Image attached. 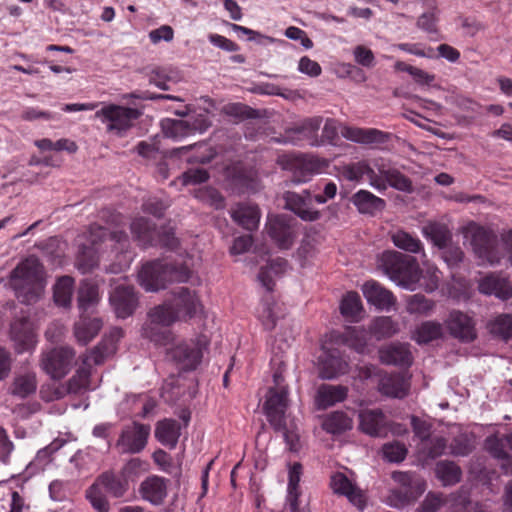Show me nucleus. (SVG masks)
<instances>
[{"mask_svg":"<svg viewBox=\"0 0 512 512\" xmlns=\"http://www.w3.org/2000/svg\"><path fill=\"white\" fill-rule=\"evenodd\" d=\"M9 282L20 303H37L42 298L45 288L42 264L34 256L26 258L11 271Z\"/></svg>","mask_w":512,"mask_h":512,"instance_id":"obj_1","label":"nucleus"},{"mask_svg":"<svg viewBox=\"0 0 512 512\" xmlns=\"http://www.w3.org/2000/svg\"><path fill=\"white\" fill-rule=\"evenodd\" d=\"M190 276L191 271L186 266L154 260L142 266L138 281L146 291L157 292L168 284L187 282Z\"/></svg>","mask_w":512,"mask_h":512,"instance_id":"obj_2","label":"nucleus"},{"mask_svg":"<svg viewBox=\"0 0 512 512\" xmlns=\"http://www.w3.org/2000/svg\"><path fill=\"white\" fill-rule=\"evenodd\" d=\"M116 350L115 344L111 339L100 342L94 347L89 355L82 357V366L66 383L65 391L74 395L85 393L90 388L91 363L100 365L104 360L112 355Z\"/></svg>","mask_w":512,"mask_h":512,"instance_id":"obj_3","label":"nucleus"},{"mask_svg":"<svg viewBox=\"0 0 512 512\" xmlns=\"http://www.w3.org/2000/svg\"><path fill=\"white\" fill-rule=\"evenodd\" d=\"M381 265L391 280L405 288H411L419 280L417 260L397 251H386L381 256Z\"/></svg>","mask_w":512,"mask_h":512,"instance_id":"obj_4","label":"nucleus"},{"mask_svg":"<svg viewBox=\"0 0 512 512\" xmlns=\"http://www.w3.org/2000/svg\"><path fill=\"white\" fill-rule=\"evenodd\" d=\"M463 235L481 264L499 263L501 254L497 248V238L492 232L472 222L463 229Z\"/></svg>","mask_w":512,"mask_h":512,"instance_id":"obj_5","label":"nucleus"},{"mask_svg":"<svg viewBox=\"0 0 512 512\" xmlns=\"http://www.w3.org/2000/svg\"><path fill=\"white\" fill-rule=\"evenodd\" d=\"M106 240L121 243L127 241V235L123 231L110 232L101 226H92L90 230V245H82L76 260V266L85 274L94 269L99 262L96 245Z\"/></svg>","mask_w":512,"mask_h":512,"instance_id":"obj_6","label":"nucleus"},{"mask_svg":"<svg viewBox=\"0 0 512 512\" xmlns=\"http://www.w3.org/2000/svg\"><path fill=\"white\" fill-rule=\"evenodd\" d=\"M148 321L142 328V335L156 344L166 345L173 340L169 326L179 320L170 305H159L148 313Z\"/></svg>","mask_w":512,"mask_h":512,"instance_id":"obj_7","label":"nucleus"},{"mask_svg":"<svg viewBox=\"0 0 512 512\" xmlns=\"http://www.w3.org/2000/svg\"><path fill=\"white\" fill-rule=\"evenodd\" d=\"M277 164L282 169L292 173L289 180L291 184L306 183L320 170V161L317 158L304 155H279ZM286 185H288V182H286Z\"/></svg>","mask_w":512,"mask_h":512,"instance_id":"obj_8","label":"nucleus"},{"mask_svg":"<svg viewBox=\"0 0 512 512\" xmlns=\"http://www.w3.org/2000/svg\"><path fill=\"white\" fill-rule=\"evenodd\" d=\"M140 115L141 112L138 109L115 104L106 105L95 114L103 122H109L108 131L116 132L119 136H122L131 128L133 121L139 118Z\"/></svg>","mask_w":512,"mask_h":512,"instance_id":"obj_9","label":"nucleus"},{"mask_svg":"<svg viewBox=\"0 0 512 512\" xmlns=\"http://www.w3.org/2000/svg\"><path fill=\"white\" fill-rule=\"evenodd\" d=\"M75 351L68 346L50 349L42 354L41 367L53 379H61L71 370Z\"/></svg>","mask_w":512,"mask_h":512,"instance_id":"obj_10","label":"nucleus"},{"mask_svg":"<svg viewBox=\"0 0 512 512\" xmlns=\"http://www.w3.org/2000/svg\"><path fill=\"white\" fill-rule=\"evenodd\" d=\"M289 407L287 387L269 388L263 410L273 429H283Z\"/></svg>","mask_w":512,"mask_h":512,"instance_id":"obj_11","label":"nucleus"},{"mask_svg":"<svg viewBox=\"0 0 512 512\" xmlns=\"http://www.w3.org/2000/svg\"><path fill=\"white\" fill-rule=\"evenodd\" d=\"M150 431V425L133 422L123 428L116 442V448L121 454L140 453L147 445Z\"/></svg>","mask_w":512,"mask_h":512,"instance_id":"obj_12","label":"nucleus"},{"mask_svg":"<svg viewBox=\"0 0 512 512\" xmlns=\"http://www.w3.org/2000/svg\"><path fill=\"white\" fill-rule=\"evenodd\" d=\"M449 335L462 343H471L477 338L476 321L467 313L453 309L444 320Z\"/></svg>","mask_w":512,"mask_h":512,"instance_id":"obj_13","label":"nucleus"},{"mask_svg":"<svg viewBox=\"0 0 512 512\" xmlns=\"http://www.w3.org/2000/svg\"><path fill=\"white\" fill-rule=\"evenodd\" d=\"M284 208L293 212L303 221L313 222L320 218L321 213L311 207L312 194L310 190H303L302 193L285 191L282 195Z\"/></svg>","mask_w":512,"mask_h":512,"instance_id":"obj_14","label":"nucleus"},{"mask_svg":"<svg viewBox=\"0 0 512 512\" xmlns=\"http://www.w3.org/2000/svg\"><path fill=\"white\" fill-rule=\"evenodd\" d=\"M207 345V340L199 343H180L167 351L169 359L175 361L183 370H193L201 362L202 348Z\"/></svg>","mask_w":512,"mask_h":512,"instance_id":"obj_15","label":"nucleus"},{"mask_svg":"<svg viewBox=\"0 0 512 512\" xmlns=\"http://www.w3.org/2000/svg\"><path fill=\"white\" fill-rule=\"evenodd\" d=\"M110 303L118 318L131 316L138 306V297L134 288L126 285H118L110 295Z\"/></svg>","mask_w":512,"mask_h":512,"instance_id":"obj_16","label":"nucleus"},{"mask_svg":"<svg viewBox=\"0 0 512 512\" xmlns=\"http://www.w3.org/2000/svg\"><path fill=\"white\" fill-rule=\"evenodd\" d=\"M170 306L180 320L193 317L200 307V302L194 291L187 287H180L173 291Z\"/></svg>","mask_w":512,"mask_h":512,"instance_id":"obj_17","label":"nucleus"},{"mask_svg":"<svg viewBox=\"0 0 512 512\" xmlns=\"http://www.w3.org/2000/svg\"><path fill=\"white\" fill-rule=\"evenodd\" d=\"M348 364L336 349H324L318 358L319 377L334 379L347 372Z\"/></svg>","mask_w":512,"mask_h":512,"instance_id":"obj_18","label":"nucleus"},{"mask_svg":"<svg viewBox=\"0 0 512 512\" xmlns=\"http://www.w3.org/2000/svg\"><path fill=\"white\" fill-rule=\"evenodd\" d=\"M230 216L242 228L253 231L258 228L261 213L256 204L242 202L230 209Z\"/></svg>","mask_w":512,"mask_h":512,"instance_id":"obj_19","label":"nucleus"},{"mask_svg":"<svg viewBox=\"0 0 512 512\" xmlns=\"http://www.w3.org/2000/svg\"><path fill=\"white\" fill-rule=\"evenodd\" d=\"M168 480L152 475L147 477L139 487L141 497L153 505H160L167 497Z\"/></svg>","mask_w":512,"mask_h":512,"instance_id":"obj_20","label":"nucleus"},{"mask_svg":"<svg viewBox=\"0 0 512 512\" xmlns=\"http://www.w3.org/2000/svg\"><path fill=\"white\" fill-rule=\"evenodd\" d=\"M377 179L384 184V187L377 188L378 190H385L389 185L402 192L411 193L413 191L411 180L398 169L390 165L381 164L378 166Z\"/></svg>","mask_w":512,"mask_h":512,"instance_id":"obj_21","label":"nucleus"},{"mask_svg":"<svg viewBox=\"0 0 512 512\" xmlns=\"http://www.w3.org/2000/svg\"><path fill=\"white\" fill-rule=\"evenodd\" d=\"M361 431L373 437H381L386 433L387 421L380 409H365L359 413Z\"/></svg>","mask_w":512,"mask_h":512,"instance_id":"obj_22","label":"nucleus"},{"mask_svg":"<svg viewBox=\"0 0 512 512\" xmlns=\"http://www.w3.org/2000/svg\"><path fill=\"white\" fill-rule=\"evenodd\" d=\"M331 488L334 493L346 496L348 500L360 509L365 506V499L361 490L356 487L343 473H336L331 477Z\"/></svg>","mask_w":512,"mask_h":512,"instance_id":"obj_23","label":"nucleus"},{"mask_svg":"<svg viewBox=\"0 0 512 512\" xmlns=\"http://www.w3.org/2000/svg\"><path fill=\"white\" fill-rule=\"evenodd\" d=\"M362 292L368 303L381 310H389L395 304V297L392 292L375 281H368L363 284Z\"/></svg>","mask_w":512,"mask_h":512,"instance_id":"obj_24","label":"nucleus"},{"mask_svg":"<svg viewBox=\"0 0 512 512\" xmlns=\"http://www.w3.org/2000/svg\"><path fill=\"white\" fill-rule=\"evenodd\" d=\"M10 334L18 352L30 349L35 343L32 323L26 317L17 319L11 324Z\"/></svg>","mask_w":512,"mask_h":512,"instance_id":"obj_25","label":"nucleus"},{"mask_svg":"<svg viewBox=\"0 0 512 512\" xmlns=\"http://www.w3.org/2000/svg\"><path fill=\"white\" fill-rule=\"evenodd\" d=\"M130 230L135 241L143 247L154 246L156 243V225L145 217H137L130 224Z\"/></svg>","mask_w":512,"mask_h":512,"instance_id":"obj_26","label":"nucleus"},{"mask_svg":"<svg viewBox=\"0 0 512 512\" xmlns=\"http://www.w3.org/2000/svg\"><path fill=\"white\" fill-rule=\"evenodd\" d=\"M478 289L482 294L495 295L501 300L512 297V287L508 280L490 274L479 281Z\"/></svg>","mask_w":512,"mask_h":512,"instance_id":"obj_27","label":"nucleus"},{"mask_svg":"<svg viewBox=\"0 0 512 512\" xmlns=\"http://www.w3.org/2000/svg\"><path fill=\"white\" fill-rule=\"evenodd\" d=\"M99 300L98 285L87 279L81 281L77 294V304L81 315L92 312L99 303Z\"/></svg>","mask_w":512,"mask_h":512,"instance_id":"obj_28","label":"nucleus"},{"mask_svg":"<svg viewBox=\"0 0 512 512\" xmlns=\"http://www.w3.org/2000/svg\"><path fill=\"white\" fill-rule=\"evenodd\" d=\"M268 233L280 248L288 249L294 239L292 228L284 217L277 216L269 221Z\"/></svg>","mask_w":512,"mask_h":512,"instance_id":"obj_29","label":"nucleus"},{"mask_svg":"<svg viewBox=\"0 0 512 512\" xmlns=\"http://www.w3.org/2000/svg\"><path fill=\"white\" fill-rule=\"evenodd\" d=\"M342 135L353 142L360 144H374L385 143L388 139V134L374 128H355L347 127L342 132Z\"/></svg>","mask_w":512,"mask_h":512,"instance_id":"obj_30","label":"nucleus"},{"mask_svg":"<svg viewBox=\"0 0 512 512\" xmlns=\"http://www.w3.org/2000/svg\"><path fill=\"white\" fill-rule=\"evenodd\" d=\"M181 427L174 419H164L156 424L155 437L163 445L173 449L178 443Z\"/></svg>","mask_w":512,"mask_h":512,"instance_id":"obj_31","label":"nucleus"},{"mask_svg":"<svg viewBox=\"0 0 512 512\" xmlns=\"http://www.w3.org/2000/svg\"><path fill=\"white\" fill-rule=\"evenodd\" d=\"M380 359L388 365H410L412 362L411 352L408 345L395 343L380 350Z\"/></svg>","mask_w":512,"mask_h":512,"instance_id":"obj_32","label":"nucleus"},{"mask_svg":"<svg viewBox=\"0 0 512 512\" xmlns=\"http://www.w3.org/2000/svg\"><path fill=\"white\" fill-rule=\"evenodd\" d=\"M348 388L342 385L322 384L317 391L316 401L321 408H327L346 399Z\"/></svg>","mask_w":512,"mask_h":512,"instance_id":"obj_33","label":"nucleus"},{"mask_svg":"<svg viewBox=\"0 0 512 512\" xmlns=\"http://www.w3.org/2000/svg\"><path fill=\"white\" fill-rule=\"evenodd\" d=\"M353 204L362 214L374 215L385 208V201L366 190H360L352 197Z\"/></svg>","mask_w":512,"mask_h":512,"instance_id":"obj_34","label":"nucleus"},{"mask_svg":"<svg viewBox=\"0 0 512 512\" xmlns=\"http://www.w3.org/2000/svg\"><path fill=\"white\" fill-rule=\"evenodd\" d=\"M101 328V319H91L81 315L80 320L74 325V335L78 343L86 345L99 333Z\"/></svg>","mask_w":512,"mask_h":512,"instance_id":"obj_35","label":"nucleus"},{"mask_svg":"<svg viewBox=\"0 0 512 512\" xmlns=\"http://www.w3.org/2000/svg\"><path fill=\"white\" fill-rule=\"evenodd\" d=\"M421 231L438 249L446 247L452 242V233L446 224L429 222L422 227Z\"/></svg>","mask_w":512,"mask_h":512,"instance_id":"obj_36","label":"nucleus"},{"mask_svg":"<svg viewBox=\"0 0 512 512\" xmlns=\"http://www.w3.org/2000/svg\"><path fill=\"white\" fill-rule=\"evenodd\" d=\"M391 477L399 485V489L411 492L415 496L419 497L426 489L424 480L416 473L396 471Z\"/></svg>","mask_w":512,"mask_h":512,"instance_id":"obj_37","label":"nucleus"},{"mask_svg":"<svg viewBox=\"0 0 512 512\" xmlns=\"http://www.w3.org/2000/svg\"><path fill=\"white\" fill-rule=\"evenodd\" d=\"M380 391L386 396L403 398L408 393V384L401 374H391L381 379Z\"/></svg>","mask_w":512,"mask_h":512,"instance_id":"obj_38","label":"nucleus"},{"mask_svg":"<svg viewBox=\"0 0 512 512\" xmlns=\"http://www.w3.org/2000/svg\"><path fill=\"white\" fill-rule=\"evenodd\" d=\"M98 483L112 496L122 497L128 490V481L113 471H106L98 478Z\"/></svg>","mask_w":512,"mask_h":512,"instance_id":"obj_39","label":"nucleus"},{"mask_svg":"<svg viewBox=\"0 0 512 512\" xmlns=\"http://www.w3.org/2000/svg\"><path fill=\"white\" fill-rule=\"evenodd\" d=\"M344 176L350 181H357L366 175L370 181V185L374 188H383L382 181L377 179V172L370 168L366 163L358 162L356 164L345 167Z\"/></svg>","mask_w":512,"mask_h":512,"instance_id":"obj_40","label":"nucleus"},{"mask_svg":"<svg viewBox=\"0 0 512 512\" xmlns=\"http://www.w3.org/2000/svg\"><path fill=\"white\" fill-rule=\"evenodd\" d=\"M336 341L362 354L365 352L367 345L366 331L362 328L348 327L344 333L337 337Z\"/></svg>","mask_w":512,"mask_h":512,"instance_id":"obj_41","label":"nucleus"},{"mask_svg":"<svg viewBox=\"0 0 512 512\" xmlns=\"http://www.w3.org/2000/svg\"><path fill=\"white\" fill-rule=\"evenodd\" d=\"M435 473L444 486L455 485L462 477L461 468L453 461H439Z\"/></svg>","mask_w":512,"mask_h":512,"instance_id":"obj_42","label":"nucleus"},{"mask_svg":"<svg viewBox=\"0 0 512 512\" xmlns=\"http://www.w3.org/2000/svg\"><path fill=\"white\" fill-rule=\"evenodd\" d=\"M323 428L328 433L341 434L352 428V420L346 413L335 411L325 418Z\"/></svg>","mask_w":512,"mask_h":512,"instance_id":"obj_43","label":"nucleus"},{"mask_svg":"<svg viewBox=\"0 0 512 512\" xmlns=\"http://www.w3.org/2000/svg\"><path fill=\"white\" fill-rule=\"evenodd\" d=\"M74 279L70 276H62L54 286V301L58 306L69 307L71 305Z\"/></svg>","mask_w":512,"mask_h":512,"instance_id":"obj_44","label":"nucleus"},{"mask_svg":"<svg viewBox=\"0 0 512 512\" xmlns=\"http://www.w3.org/2000/svg\"><path fill=\"white\" fill-rule=\"evenodd\" d=\"M369 329L370 333L377 340L392 337L399 330L398 324L388 316H380L375 318L372 321Z\"/></svg>","mask_w":512,"mask_h":512,"instance_id":"obj_45","label":"nucleus"},{"mask_svg":"<svg viewBox=\"0 0 512 512\" xmlns=\"http://www.w3.org/2000/svg\"><path fill=\"white\" fill-rule=\"evenodd\" d=\"M391 238L393 244L397 248L409 253H422L423 255H425L422 242L418 238L409 234L408 232L399 230L395 232Z\"/></svg>","mask_w":512,"mask_h":512,"instance_id":"obj_46","label":"nucleus"},{"mask_svg":"<svg viewBox=\"0 0 512 512\" xmlns=\"http://www.w3.org/2000/svg\"><path fill=\"white\" fill-rule=\"evenodd\" d=\"M452 512H491L485 504L472 502L466 492L452 495Z\"/></svg>","mask_w":512,"mask_h":512,"instance_id":"obj_47","label":"nucleus"},{"mask_svg":"<svg viewBox=\"0 0 512 512\" xmlns=\"http://www.w3.org/2000/svg\"><path fill=\"white\" fill-rule=\"evenodd\" d=\"M189 124L186 120H177L166 118L161 121V128L163 134L175 140L182 139L189 136Z\"/></svg>","mask_w":512,"mask_h":512,"instance_id":"obj_48","label":"nucleus"},{"mask_svg":"<svg viewBox=\"0 0 512 512\" xmlns=\"http://www.w3.org/2000/svg\"><path fill=\"white\" fill-rule=\"evenodd\" d=\"M443 334V326L439 322H423L415 332V339L418 343H428L440 338Z\"/></svg>","mask_w":512,"mask_h":512,"instance_id":"obj_49","label":"nucleus"},{"mask_svg":"<svg viewBox=\"0 0 512 512\" xmlns=\"http://www.w3.org/2000/svg\"><path fill=\"white\" fill-rule=\"evenodd\" d=\"M406 302V310L410 314L428 315L435 307L434 301L422 294L411 295Z\"/></svg>","mask_w":512,"mask_h":512,"instance_id":"obj_50","label":"nucleus"},{"mask_svg":"<svg viewBox=\"0 0 512 512\" xmlns=\"http://www.w3.org/2000/svg\"><path fill=\"white\" fill-rule=\"evenodd\" d=\"M489 330L493 335L502 339H512V315L503 314L497 316L489 323Z\"/></svg>","mask_w":512,"mask_h":512,"instance_id":"obj_51","label":"nucleus"},{"mask_svg":"<svg viewBox=\"0 0 512 512\" xmlns=\"http://www.w3.org/2000/svg\"><path fill=\"white\" fill-rule=\"evenodd\" d=\"M37 382L32 374L21 375L15 378L12 385V394L25 398L36 391Z\"/></svg>","mask_w":512,"mask_h":512,"instance_id":"obj_52","label":"nucleus"},{"mask_svg":"<svg viewBox=\"0 0 512 512\" xmlns=\"http://www.w3.org/2000/svg\"><path fill=\"white\" fill-rule=\"evenodd\" d=\"M362 309L361 299L357 292H348L340 304V312L347 318L355 319Z\"/></svg>","mask_w":512,"mask_h":512,"instance_id":"obj_53","label":"nucleus"},{"mask_svg":"<svg viewBox=\"0 0 512 512\" xmlns=\"http://www.w3.org/2000/svg\"><path fill=\"white\" fill-rule=\"evenodd\" d=\"M323 118L321 116H315L303 120L301 123L295 125L293 128L287 131V134H302L307 138H312L316 135L322 124Z\"/></svg>","mask_w":512,"mask_h":512,"instance_id":"obj_54","label":"nucleus"},{"mask_svg":"<svg viewBox=\"0 0 512 512\" xmlns=\"http://www.w3.org/2000/svg\"><path fill=\"white\" fill-rule=\"evenodd\" d=\"M417 499L418 496H415L411 492L394 488L390 490L389 495L387 496V504L393 508L401 509L406 505L415 502Z\"/></svg>","mask_w":512,"mask_h":512,"instance_id":"obj_55","label":"nucleus"},{"mask_svg":"<svg viewBox=\"0 0 512 512\" xmlns=\"http://www.w3.org/2000/svg\"><path fill=\"white\" fill-rule=\"evenodd\" d=\"M196 197L203 203H206L215 209H222L225 206L223 196L217 189L212 187L199 189L196 193Z\"/></svg>","mask_w":512,"mask_h":512,"instance_id":"obj_56","label":"nucleus"},{"mask_svg":"<svg viewBox=\"0 0 512 512\" xmlns=\"http://www.w3.org/2000/svg\"><path fill=\"white\" fill-rule=\"evenodd\" d=\"M450 454L453 456H467L475 448L474 442L467 434H460L456 436L450 443Z\"/></svg>","mask_w":512,"mask_h":512,"instance_id":"obj_57","label":"nucleus"},{"mask_svg":"<svg viewBox=\"0 0 512 512\" xmlns=\"http://www.w3.org/2000/svg\"><path fill=\"white\" fill-rule=\"evenodd\" d=\"M382 451L385 459L395 463L402 462L408 452L405 444L398 441L384 444Z\"/></svg>","mask_w":512,"mask_h":512,"instance_id":"obj_58","label":"nucleus"},{"mask_svg":"<svg viewBox=\"0 0 512 512\" xmlns=\"http://www.w3.org/2000/svg\"><path fill=\"white\" fill-rule=\"evenodd\" d=\"M441 255L446 264L451 267H457L464 259V253L461 248L457 245H453L450 242L446 247L440 249Z\"/></svg>","mask_w":512,"mask_h":512,"instance_id":"obj_59","label":"nucleus"},{"mask_svg":"<svg viewBox=\"0 0 512 512\" xmlns=\"http://www.w3.org/2000/svg\"><path fill=\"white\" fill-rule=\"evenodd\" d=\"M224 112L229 116L239 119H250L257 116V110L242 103L228 104L224 107Z\"/></svg>","mask_w":512,"mask_h":512,"instance_id":"obj_60","label":"nucleus"},{"mask_svg":"<svg viewBox=\"0 0 512 512\" xmlns=\"http://www.w3.org/2000/svg\"><path fill=\"white\" fill-rule=\"evenodd\" d=\"M147 462L140 458H132L121 468L120 474L127 481L136 477L140 472L147 470Z\"/></svg>","mask_w":512,"mask_h":512,"instance_id":"obj_61","label":"nucleus"},{"mask_svg":"<svg viewBox=\"0 0 512 512\" xmlns=\"http://www.w3.org/2000/svg\"><path fill=\"white\" fill-rule=\"evenodd\" d=\"M426 442L427 443L424 447L426 456L431 459H435L443 455L447 448V440L441 436H435L431 439L429 438Z\"/></svg>","mask_w":512,"mask_h":512,"instance_id":"obj_62","label":"nucleus"},{"mask_svg":"<svg viewBox=\"0 0 512 512\" xmlns=\"http://www.w3.org/2000/svg\"><path fill=\"white\" fill-rule=\"evenodd\" d=\"M156 245L163 246L169 250H175L179 246V240L175 237L172 228L163 227L160 232L157 231L154 246Z\"/></svg>","mask_w":512,"mask_h":512,"instance_id":"obj_63","label":"nucleus"},{"mask_svg":"<svg viewBox=\"0 0 512 512\" xmlns=\"http://www.w3.org/2000/svg\"><path fill=\"white\" fill-rule=\"evenodd\" d=\"M355 61L366 68H372L375 65V57L371 49L358 45L353 51Z\"/></svg>","mask_w":512,"mask_h":512,"instance_id":"obj_64","label":"nucleus"}]
</instances>
